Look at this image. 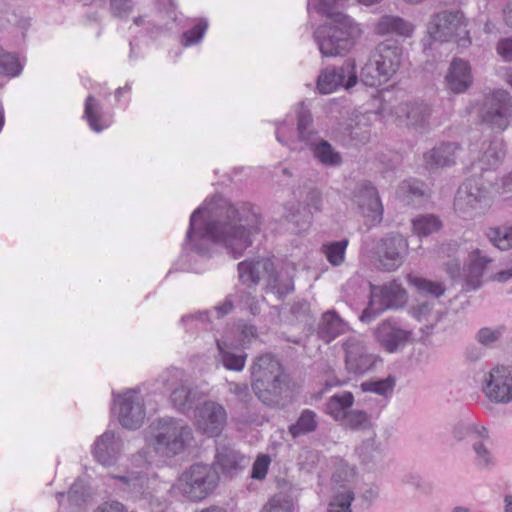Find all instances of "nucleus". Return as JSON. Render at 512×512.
Wrapping results in <instances>:
<instances>
[{
  "label": "nucleus",
  "instance_id": "nucleus-24",
  "mask_svg": "<svg viewBox=\"0 0 512 512\" xmlns=\"http://www.w3.org/2000/svg\"><path fill=\"white\" fill-rule=\"evenodd\" d=\"M356 454L360 464L368 471H375L383 468L385 459V448L382 442L373 433L364 439L357 447Z\"/></svg>",
  "mask_w": 512,
  "mask_h": 512
},
{
  "label": "nucleus",
  "instance_id": "nucleus-40",
  "mask_svg": "<svg viewBox=\"0 0 512 512\" xmlns=\"http://www.w3.org/2000/svg\"><path fill=\"white\" fill-rule=\"evenodd\" d=\"M506 333L504 325L494 327L485 326L480 328L474 336L475 341L485 349H494Z\"/></svg>",
  "mask_w": 512,
  "mask_h": 512
},
{
  "label": "nucleus",
  "instance_id": "nucleus-42",
  "mask_svg": "<svg viewBox=\"0 0 512 512\" xmlns=\"http://www.w3.org/2000/svg\"><path fill=\"white\" fill-rule=\"evenodd\" d=\"M441 227V220L433 214L419 215L412 220L413 232L419 237L438 232Z\"/></svg>",
  "mask_w": 512,
  "mask_h": 512
},
{
  "label": "nucleus",
  "instance_id": "nucleus-23",
  "mask_svg": "<svg viewBox=\"0 0 512 512\" xmlns=\"http://www.w3.org/2000/svg\"><path fill=\"white\" fill-rule=\"evenodd\" d=\"M273 261L267 257L250 258L237 265L239 281L248 287L256 286L263 279H268L273 272Z\"/></svg>",
  "mask_w": 512,
  "mask_h": 512
},
{
  "label": "nucleus",
  "instance_id": "nucleus-62",
  "mask_svg": "<svg viewBox=\"0 0 512 512\" xmlns=\"http://www.w3.org/2000/svg\"><path fill=\"white\" fill-rule=\"evenodd\" d=\"M132 8L130 0H111V12L113 16L126 17Z\"/></svg>",
  "mask_w": 512,
  "mask_h": 512
},
{
  "label": "nucleus",
  "instance_id": "nucleus-52",
  "mask_svg": "<svg viewBox=\"0 0 512 512\" xmlns=\"http://www.w3.org/2000/svg\"><path fill=\"white\" fill-rule=\"evenodd\" d=\"M409 281L419 290L437 298L445 292L444 286L438 282H432L423 278L411 276H409Z\"/></svg>",
  "mask_w": 512,
  "mask_h": 512
},
{
  "label": "nucleus",
  "instance_id": "nucleus-4",
  "mask_svg": "<svg viewBox=\"0 0 512 512\" xmlns=\"http://www.w3.org/2000/svg\"><path fill=\"white\" fill-rule=\"evenodd\" d=\"M150 429L149 443L157 454L164 457L183 453L193 440L191 427L180 419L161 418Z\"/></svg>",
  "mask_w": 512,
  "mask_h": 512
},
{
  "label": "nucleus",
  "instance_id": "nucleus-37",
  "mask_svg": "<svg viewBox=\"0 0 512 512\" xmlns=\"http://www.w3.org/2000/svg\"><path fill=\"white\" fill-rule=\"evenodd\" d=\"M353 403L354 396L351 392L337 393L331 396L325 404V412L340 423Z\"/></svg>",
  "mask_w": 512,
  "mask_h": 512
},
{
  "label": "nucleus",
  "instance_id": "nucleus-51",
  "mask_svg": "<svg viewBox=\"0 0 512 512\" xmlns=\"http://www.w3.org/2000/svg\"><path fill=\"white\" fill-rule=\"evenodd\" d=\"M208 28V21L200 19L199 22L191 29L182 34L181 42L183 46L188 47L198 44Z\"/></svg>",
  "mask_w": 512,
  "mask_h": 512
},
{
  "label": "nucleus",
  "instance_id": "nucleus-34",
  "mask_svg": "<svg viewBox=\"0 0 512 512\" xmlns=\"http://www.w3.org/2000/svg\"><path fill=\"white\" fill-rule=\"evenodd\" d=\"M375 31L379 35L409 36L413 31V26L398 16L384 15L378 20Z\"/></svg>",
  "mask_w": 512,
  "mask_h": 512
},
{
  "label": "nucleus",
  "instance_id": "nucleus-7",
  "mask_svg": "<svg viewBox=\"0 0 512 512\" xmlns=\"http://www.w3.org/2000/svg\"><path fill=\"white\" fill-rule=\"evenodd\" d=\"M297 128L295 137H288L287 133L292 130V125L284 120L276 126V140L282 145L288 146L291 150H302L303 147H297L296 143H303L308 146L314 140H317L319 133L314 127L312 113L305 102H301L296 111Z\"/></svg>",
  "mask_w": 512,
  "mask_h": 512
},
{
  "label": "nucleus",
  "instance_id": "nucleus-38",
  "mask_svg": "<svg viewBox=\"0 0 512 512\" xmlns=\"http://www.w3.org/2000/svg\"><path fill=\"white\" fill-rule=\"evenodd\" d=\"M319 425V417L317 413L311 409H304L297 421L291 424L288 432L293 438L313 433L317 430Z\"/></svg>",
  "mask_w": 512,
  "mask_h": 512
},
{
  "label": "nucleus",
  "instance_id": "nucleus-64",
  "mask_svg": "<svg viewBox=\"0 0 512 512\" xmlns=\"http://www.w3.org/2000/svg\"><path fill=\"white\" fill-rule=\"evenodd\" d=\"M95 512H128V510L122 503L110 501L101 504Z\"/></svg>",
  "mask_w": 512,
  "mask_h": 512
},
{
  "label": "nucleus",
  "instance_id": "nucleus-19",
  "mask_svg": "<svg viewBox=\"0 0 512 512\" xmlns=\"http://www.w3.org/2000/svg\"><path fill=\"white\" fill-rule=\"evenodd\" d=\"M345 367L349 373L363 375L373 369L379 357L370 353L360 339L348 338L343 344Z\"/></svg>",
  "mask_w": 512,
  "mask_h": 512
},
{
  "label": "nucleus",
  "instance_id": "nucleus-28",
  "mask_svg": "<svg viewBox=\"0 0 512 512\" xmlns=\"http://www.w3.org/2000/svg\"><path fill=\"white\" fill-rule=\"evenodd\" d=\"M458 149L454 142L441 143L424 153L425 164L432 170L452 166L456 163Z\"/></svg>",
  "mask_w": 512,
  "mask_h": 512
},
{
  "label": "nucleus",
  "instance_id": "nucleus-5",
  "mask_svg": "<svg viewBox=\"0 0 512 512\" xmlns=\"http://www.w3.org/2000/svg\"><path fill=\"white\" fill-rule=\"evenodd\" d=\"M400 48L380 43L361 69V81L370 87L380 86L391 79L400 66Z\"/></svg>",
  "mask_w": 512,
  "mask_h": 512
},
{
  "label": "nucleus",
  "instance_id": "nucleus-53",
  "mask_svg": "<svg viewBox=\"0 0 512 512\" xmlns=\"http://www.w3.org/2000/svg\"><path fill=\"white\" fill-rule=\"evenodd\" d=\"M237 304L244 309L249 310L252 315L260 313V305L257 298L249 291L237 290L236 291Z\"/></svg>",
  "mask_w": 512,
  "mask_h": 512
},
{
  "label": "nucleus",
  "instance_id": "nucleus-26",
  "mask_svg": "<svg viewBox=\"0 0 512 512\" xmlns=\"http://www.w3.org/2000/svg\"><path fill=\"white\" fill-rule=\"evenodd\" d=\"M447 89L455 94H461L468 90L473 83L470 64L460 58H454L445 76Z\"/></svg>",
  "mask_w": 512,
  "mask_h": 512
},
{
  "label": "nucleus",
  "instance_id": "nucleus-35",
  "mask_svg": "<svg viewBox=\"0 0 512 512\" xmlns=\"http://www.w3.org/2000/svg\"><path fill=\"white\" fill-rule=\"evenodd\" d=\"M216 343L219 352V359L222 365L227 370L236 372L242 371L245 367L247 354L242 350L235 351L225 342L217 340Z\"/></svg>",
  "mask_w": 512,
  "mask_h": 512
},
{
  "label": "nucleus",
  "instance_id": "nucleus-22",
  "mask_svg": "<svg viewBox=\"0 0 512 512\" xmlns=\"http://www.w3.org/2000/svg\"><path fill=\"white\" fill-rule=\"evenodd\" d=\"M354 201L363 216L373 225L382 221L383 207L376 188L370 182H362L357 186Z\"/></svg>",
  "mask_w": 512,
  "mask_h": 512
},
{
  "label": "nucleus",
  "instance_id": "nucleus-58",
  "mask_svg": "<svg viewBox=\"0 0 512 512\" xmlns=\"http://www.w3.org/2000/svg\"><path fill=\"white\" fill-rule=\"evenodd\" d=\"M269 464H270V458L268 455L258 456L252 466L251 477L253 479H257V480L264 479L268 472Z\"/></svg>",
  "mask_w": 512,
  "mask_h": 512
},
{
  "label": "nucleus",
  "instance_id": "nucleus-32",
  "mask_svg": "<svg viewBox=\"0 0 512 512\" xmlns=\"http://www.w3.org/2000/svg\"><path fill=\"white\" fill-rule=\"evenodd\" d=\"M83 117L89 127L97 133L102 132L110 125L103 114L100 102L93 95H88L85 100Z\"/></svg>",
  "mask_w": 512,
  "mask_h": 512
},
{
  "label": "nucleus",
  "instance_id": "nucleus-15",
  "mask_svg": "<svg viewBox=\"0 0 512 512\" xmlns=\"http://www.w3.org/2000/svg\"><path fill=\"white\" fill-rule=\"evenodd\" d=\"M358 81L356 64L352 59L346 60L341 66L325 68L318 76L317 89L322 94H330L339 87L346 90L352 88Z\"/></svg>",
  "mask_w": 512,
  "mask_h": 512
},
{
  "label": "nucleus",
  "instance_id": "nucleus-54",
  "mask_svg": "<svg viewBox=\"0 0 512 512\" xmlns=\"http://www.w3.org/2000/svg\"><path fill=\"white\" fill-rule=\"evenodd\" d=\"M290 313L296 321L310 325L312 320L310 304L306 300L294 302L290 307Z\"/></svg>",
  "mask_w": 512,
  "mask_h": 512
},
{
  "label": "nucleus",
  "instance_id": "nucleus-12",
  "mask_svg": "<svg viewBox=\"0 0 512 512\" xmlns=\"http://www.w3.org/2000/svg\"><path fill=\"white\" fill-rule=\"evenodd\" d=\"M482 121L492 129L504 131L512 117V97L503 89H497L485 96L480 109Z\"/></svg>",
  "mask_w": 512,
  "mask_h": 512
},
{
  "label": "nucleus",
  "instance_id": "nucleus-16",
  "mask_svg": "<svg viewBox=\"0 0 512 512\" xmlns=\"http://www.w3.org/2000/svg\"><path fill=\"white\" fill-rule=\"evenodd\" d=\"M378 344L388 353L403 350L412 341V331L394 318L383 320L374 330Z\"/></svg>",
  "mask_w": 512,
  "mask_h": 512
},
{
  "label": "nucleus",
  "instance_id": "nucleus-48",
  "mask_svg": "<svg viewBox=\"0 0 512 512\" xmlns=\"http://www.w3.org/2000/svg\"><path fill=\"white\" fill-rule=\"evenodd\" d=\"M22 71V66L18 58L10 52H6L0 46V73L9 77L18 76Z\"/></svg>",
  "mask_w": 512,
  "mask_h": 512
},
{
  "label": "nucleus",
  "instance_id": "nucleus-49",
  "mask_svg": "<svg viewBox=\"0 0 512 512\" xmlns=\"http://www.w3.org/2000/svg\"><path fill=\"white\" fill-rule=\"evenodd\" d=\"M264 512H293L294 502L291 496L283 493L274 495L263 508Z\"/></svg>",
  "mask_w": 512,
  "mask_h": 512
},
{
  "label": "nucleus",
  "instance_id": "nucleus-8",
  "mask_svg": "<svg viewBox=\"0 0 512 512\" xmlns=\"http://www.w3.org/2000/svg\"><path fill=\"white\" fill-rule=\"evenodd\" d=\"M112 411L117 415L123 428H140L146 416L144 399L138 389H126L121 393L112 392Z\"/></svg>",
  "mask_w": 512,
  "mask_h": 512
},
{
  "label": "nucleus",
  "instance_id": "nucleus-6",
  "mask_svg": "<svg viewBox=\"0 0 512 512\" xmlns=\"http://www.w3.org/2000/svg\"><path fill=\"white\" fill-rule=\"evenodd\" d=\"M219 482L218 472L208 464L195 463L180 477L182 493L192 501H201L210 495Z\"/></svg>",
  "mask_w": 512,
  "mask_h": 512
},
{
  "label": "nucleus",
  "instance_id": "nucleus-60",
  "mask_svg": "<svg viewBox=\"0 0 512 512\" xmlns=\"http://www.w3.org/2000/svg\"><path fill=\"white\" fill-rule=\"evenodd\" d=\"M235 303H237L236 292L227 295L219 305L214 307V310L219 317H224L234 310L236 306Z\"/></svg>",
  "mask_w": 512,
  "mask_h": 512
},
{
  "label": "nucleus",
  "instance_id": "nucleus-17",
  "mask_svg": "<svg viewBox=\"0 0 512 512\" xmlns=\"http://www.w3.org/2000/svg\"><path fill=\"white\" fill-rule=\"evenodd\" d=\"M483 392L492 402H512V366L497 365L492 368L485 375Z\"/></svg>",
  "mask_w": 512,
  "mask_h": 512
},
{
  "label": "nucleus",
  "instance_id": "nucleus-25",
  "mask_svg": "<svg viewBox=\"0 0 512 512\" xmlns=\"http://www.w3.org/2000/svg\"><path fill=\"white\" fill-rule=\"evenodd\" d=\"M121 483V489L124 492L130 493L133 497L139 499L149 500L150 505L153 507L154 504L160 507L159 512L163 511L166 504L160 502L158 499L153 498L149 491V479L148 477L140 472H129L122 476L116 477Z\"/></svg>",
  "mask_w": 512,
  "mask_h": 512
},
{
  "label": "nucleus",
  "instance_id": "nucleus-59",
  "mask_svg": "<svg viewBox=\"0 0 512 512\" xmlns=\"http://www.w3.org/2000/svg\"><path fill=\"white\" fill-rule=\"evenodd\" d=\"M485 350L481 345L469 344L464 350V358L469 363H477L484 358Z\"/></svg>",
  "mask_w": 512,
  "mask_h": 512
},
{
  "label": "nucleus",
  "instance_id": "nucleus-44",
  "mask_svg": "<svg viewBox=\"0 0 512 512\" xmlns=\"http://www.w3.org/2000/svg\"><path fill=\"white\" fill-rule=\"evenodd\" d=\"M485 235L495 247L502 251L512 248V225L490 227L486 230Z\"/></svg>",
  "mask_w": 512,
  "mask_h": 512
},
{
  "label": "nucleus",
  "instance_id": "nucleus-33",
  "mask_svg": "<svg viewBox=\"0 0 512 512\" xmlns=\"http://www.w3.org/2000/svg\"><path fill=\"white\" fill-rule=\"evenodd\" d=\"M453 437L457 441L466 440L472 444L476 440H488L489 433L484 426H481L476 422L463 420L454 426Z\"/></svg>",
  "mask_w": 512,
  "mask_h": 512
},
{
  "label": "nucleus",
  "instance_id": "nucleus-41",
  "mask_svg": "<svg viewBox=\"0 0 512 512\" xmlns=\"http://www.w3.org/2000/svg\"><path fill=\"white\" fill-rule=\"evenodd\" d=\"M340 424L353 431H365L372 427L371 416L367 412L350 408L345 413Z\"/></svg>",
  "mask_w": 512,
  "mask_h": 512
},
{
  "label": "nucleus",
  "instance_id": "nucleus-55",
  "mask_svg": "<svg viewBox=\"0 0 512 512\" xmlns=\"http://www.w3.org/2000/svg\"><path fill=\"white\" fill-rule=\"evenodd\" d=\"M402 482L414 487L416 490L426 495L431 494L434 489L432 482L424 480L416 473L405 474L402 478Z\"/></svg>",
  "mask_w": 512,
  "mask_h": 512
},
{
  "label": "nucleus",
  "instance_id": "nucleus-11",
  "mask_svg": "<svg viewBox=\"0 0 512 512\" xmlns=\"http://www.w3.org/2000/svg\"><path fill=\"white\" fill-rule=\"evenodd\" d=\"M406 300V291L395 281L382 286L371 285L369 305L362 312L360 319L363 322H370L387 309L402 307Z\"/></svg>",
  "mask_w": 512,
  "mask_h": 512
},
{
  "label": "nucleus",
  "instance_id": "nucleus-43",
  "mask_svg": "<svg viewBox=\"0 0 512 512\" xmlns=\"http://www.w3.org/2000/svg\"><path fill=\"white\" fill-rule=\"evenodd\" d=\"M349 240L344 238L339 241H332L321 246V251L332 266H340L345 261L346 249Z\"/></svg>",
  "mask_w": 512,
  "mask_h": 512
},
{
  "label": "nucleus",
  "instance_id": "nucleus-61",
  "mask_svg": "<svg viewBox=\"0 0 512 512\" xmlns=\"http://www.w3.org/2000/svg\"><path fill=\"white\" fill-rule=\"evenodd\" d=\"M180 321L184 326H189V329H194L195 326L192 325L194 322H209V311L204 310L184 315Z\"/></svg>",
  "mask_w": 512,
  "mask_h": 512
},
{
  "label": "nucleus",
  "instance_id": "nucleus-30",
  "mask_svg": "<svg viewBox=\"0 0 512 512\" xmlns=\"http://www.w3.org/2000/svg\"><path fill=\"white\" fill-rule=\"evenodd\" d=\"M307 147L312 151L313 157L325 167H339L343 162L340 152L320 136Z\"/></svg>",
  "mask_w": 512,
  "mask_h": 512
},
{
  "label": "nucleus",
  "instance_id": "nucleus-14",
  "mask_svg": "<svg viewBox=\"0 0 512 512\" xmlns=\"http://www.w3.org/2000/svg\"><path fill=\"white\" fill-rule=\"evenodd\" d=\"M432 107L423 100L401 102L393 108L392 113L398 124L408 129L424 132L430 127Z\"/></svg>",
  "mask_w": 512,
  "mask_h": 512
},
{
  "label": "nucleus",
  "instance_id": "nucleus-18",
  "mask_svg": "<svg viewBox=\"0 0 512 512\" xmlns=\"http://www.w3.org/2000/svg\"><path fill=\"white\" fill-rule=\"evenodd\" d=\"M407 240L400 234H388L378 245V267L391 272L399 268L407 254Z\"/></svg>",
  "mask_w": 512,
  "mask_h": 512
},
{
  "label": "nucleus",
  "instance_id": "nucleus-31",
  "mask_svg": "<svg viewBox=\"0 0 512 512\" xmlns=\"http://www.w3.org/2000/svg\"><path fill=\"white\" fill-rule=\"evenodd\" d=\"M305 204L309 208V214L305 215V219L303 220L302 225H300L298 214H299V208L298 206L292 205L288 213L286 214V219L289 222H292L296 224L297 226H303L305 224H309L311 221V214L312 210L314 212H321L322 211V204H323V198L322 193L318 188L312 187L307 191L306 197H305Z\"/></svg>",
  "mask_w": 512,
  "mask_h": 512
},
{
  "label": "nucleus",
  "instance_id": "nucleus-1",
  "mask_svg": "<svg viewBox=\"0 0 512 512\" xmlns=\"http://www.w3.org/2000/svg\"><path fill=\"white\" fill-rule=\"evenodd\" d=\"M261 223L251 204L237 208L227 199L215 196L191 214L184 248L210 256L213 245L221 244L237 259L252 245V236L259 233Z\"/></svg>",
  "mask_w": 512,
  "mask_h": 512
},
{
  "label": "nucleus",
  "instance_id": "nucleus-13",
  "mask_svg": "<svg viewBox=\"0 0 512 512\" xmlns=\"http://www.w3.org/2000/svg\"><path fill=\"white\" fill-rule=\"evenodd\" d=\"M467 23L464 14L459 10H444L432 16L427 32L435 41L446 42L454 37L465 39L468 35Z\"/></svg>",
  "mask_w": 512,
  "mask_h": 512
},
{
  "label": "nucleus",
  "instance_id": "nucleus-3",
  "mask_svg": "<svg viewBox=\"0 0 512 512\" xmlns=\"http://www.w3.org/2000/svg\"><path fill=\"white\" fill-rule=\"evenodd\" d=\"M251 388L258 400L272 409L284 408L287 401L288 377L281 363L271 354L256 358L250 368Z\"/></svg>",
  "mask_w": 512,
  "mask_h": 512
},
{
  "label": "nucleus",
  "instance_id": "nucleus-39",
  "mask_svg": "<svg viewBox=\"0 0 512 512\" xmlns=\"http://www.w3.org/2000/svg\"><path fill=\"white\" fill-rule=\"evenodd\" d=\"M267 288L276 293L279 297L286 296L292 292L294 290V281L290 270L283 268L275 272V268L273 267V272H270L267 279Z\"/></svg>",
  "mask_w": 512,
  "mask_h": 512
},
{
  "label": "nucleus",
  "instance_id": "nucleus-20",
  "mask_svg": "<svg viewBox=\"0 0 512 512\" xmlns=\"http://www.w3.org/2000/svg\"><path fill=\"white\" fill-rule=\"evenodd\" d=\"M195 420L198 429L209 437L218 436L227 423L225 408L215 401H205L196 408Z\"/></svg>",
  "mask_w": 512,
  "mask_h": 512
},
{
  "label": "nucleus",
  "instance_id": "nucleus-56",
  "mask_svg": "<svg viewBox=\"0 0 512 512\" xmlns=\"http://www.w3.org/2000/svg\"><path fill=\"white\" fill-rule=\"evenodd\" d=\"M228 391L233 394L239 402L245 405H248L253 399L250 388L246 383L229 382Z\"/></svg>",
  "mask_w": 512,
  "mask_h": 512
},
{
  "label": "nucleus",
  "instance_id": "nucleus-27",
  "mask_svg": "<svg viewBox=\"0 0 512 512\" xmlns=\"http://www.w3.org/2000/svg\"><path fill=\"white\" fill-rule=\"evenodd\" d=\"M349 329L348 323L334 309L322 313L315 333L325 343H330Z\"/></svg>",
  "mask_w": 512,
  "mask_h": 512
},
{
  "label": "nucleus",
  "instance_id": "nucleus-36",
  "mask_svg": "<svg viewBox=\"0 0 512 512\" xmlns=\"http://www.w3.org/2000/svg\"><path fill=\"white\" fill-rule=\"evenodd\" d=\"M469 260L467 283L476 290L481 286V277L492 259L482 255L481 250L475 249L470 253Z\"/></svg>",
  "mask_w": 512,
  "mask_h": 512
},
{
  "label": "nucleus",
  "instance_id": "nucleus-9",
  "mask_svg": "<svg viewBox=\"0 0 512 512\" xmlns=\"http://www.w3.org/2000/svg\"><path fill=\"white\" fill-rule=\"evenodd\" d=\"M184 372L178 368L165 371L160 379L170 391V401L180 412L187 413L203 398L198 387L192 386L184 379Z\"/></svg>",
  "mask_w": 512,
  "mask_h": 512
},
{
  "label": "nucleus",
  "instance_id": "nucleus-57",
  "mask_svg": "<svg viewBox=\"0 0 512 512\" xmlns=\"http://www.w3.org/2000/svg\"><path fill=\"white\" fill-rule=\"evenodd\" d=\"M321 372L323 374L324 385L326 388L342 386L346 383L345 379L337 376L334 367L329 363L321 364Z\"/></svg>",
  "mask_w": 512,
  "mask_h": 512
},
{
  "label": "nucleus",
  "instance_id": "nucleus-21",
  "mask_svg": "<svg viewBox=\"0 0 512 512\" xmlns=\"http://www.w3.org/2000/svg\"><path fill=\"white\" fill-rule=\"evenodd\" d=\"M124 442L118 432L106 430L98 436L92 446V454L103 466H112L119 460Z\"/></svg>",
  "mask_w": 512,
  "mask_h": 512
},
{
  "label": "nucleus",
  "instance_id": "nucleus-2",
  "mask_svg": "<svg viewBox=\"0 0 512 512\" xmlns=\"http://www.w3.org/2000/svg\"><path fill=\"white\" fill-rule=\"evenodd\" d=\"M307 9L325 15L328 21L314 31V40L324 57L346 54L361 30L348 15L338 11V0H308Z\"/></svg>",
  "mask_w": 512,
  "mask_h": 512
},
{
  "label": "nucleus",
  "instance_id": "nucleus-45",
  "mask_svg": "<svg viewBox=\"0 0 512 512\" xmlns=\"http://www.w3.org/2000/svg\"><path fill=\"white\" fill-rule=\"evenodd\" d=\"M395 385L396 379L394 376L390 375L385 379L363 382L360 387L364 392H371L380 396L388 397L392 394Z\"/></svg>",
  "mask_w": 512,
  "mask_h": 512
},
{
  "label": "nucleus",
  "instance_id": "nucleus-46",
  "mask_svg": "<svg viewBox=\"0 0 512 512\" xmlns=\"http://www.w3.org/2000/svg\"><path fill=\"white\" fill-rule=\"evenodd\" d=\"M66 496L71 506L79 507L87 501L90 494L82 483L75 482L70 487L67 494L63 492H59L56 494V497L60 504L62 503V499L65 498Z\"/></svg>",
  "mask_w": 512,
  "mask_h": 512
},
{
  "label": "nucleus",
  "instance_id": "nucleus-63",
  "mask_svg": "<svg viewBox=\"0 0 512 512\" xmlns=\"http://www.w3.org/2000/svg\"><path fill=\"white\" fill-rule=\"evenodd\" d=\"M497 52L504 60L512 61V37L500 40Z\"/></svg>",
  "mask_w": 512,
  "mask_h": 512
},
{
  "label": "nucleus",
  "instance_id": "nucleus-29",
  "mask_svg": "<svg viewBox=\"0 0 512 512\" xmlns=\"http://www.w3.org/2000/svg\"><path fill=\"white\" fill-rule=\"evenodd\" d=\"M216 451V463L221 467L223 473L231 474L243 469L249 463L247 457L230 445H218Z\"/></svg>",
  "mask_w": 512,
  "mask_h": 512
},
{
  "label": "nucleus",
  "instance_id": "nucleus-50",
  "mask_svg": "<svg viewBox=\"0 0 512 512\" xmlns=\"http://www.w3.org/2000/svg\"><path fill=\"white\" fill-rule=\"evenodd\" d=\"M485 440H476L472 443L475 453V464L480 469H489L494 465L493 456L484 444Z\"/></svg>",
  "mask_w": 512,
  "mask_h": 512
},
{
  "label": "nucleus",
  "instance_id": "nucleus-47",
  "mask_svg": "<svg viewBox=\"0 0 512 512\" xmlns=\"http://www.w3.org/2000/svg\"><path fill=\"white\" fill-rule=\"evenodd\" d=\"M354 496V492L350 489L338 491L328 504L327 512H352L351 504Z\"/></svg>",
  "mask_w": 512,
  "mask_h": 512
},
{
  "label": "nucleus",
  "instance_id": "nucleus-10",
  "mask_svg": "<svg viewBox=\"0 0 512 512\" xmlns=\"http://www.w3.org/2000/svg\"><path fill=\"white\" fill-rule=\"evenodd\" d=\"M490 206L487 189L477 178L466 179L458 188L455 210L464 218H473L483 214Z\"/></svg>",
  "mask_w": 512,
  "mask_h": 512
}]
</instances>
